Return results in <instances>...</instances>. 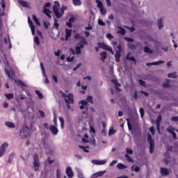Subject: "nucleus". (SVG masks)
I'll return each instance as SVG.
<instances>
[{"label": "nucleus", "instance_id": "nucleus-1", "mask_svg": "<svg viewBox=\"0 0 178 178\" xmlns=\"http://www.w3.org/2000/svg\"><path fill=\"white\" fill-rule=\"evenodd\" d=\"M0 63L4 64L5 72L8 77L13 80V77H15V71L10 68L9 70L8 69V67H9V62H8L6 55L3 53V50L0 51Z\"/></svg>", "mask_w": 178, "mask_h": 178}, {"label": "nucleus", "instance_id": "nucleus-2", "mask_svg": "<svg viewBox=\"0 0 178 178\" xmlns=\"http://www.w3.org/2000/svg\"><path fill=\"white\" fill-rule=\"evenodd\" d=\"M55 5L53 6V12L57 17V19H60L62 16L65 14V10L63 8L60 9V4L59 3V1H54ZM59 9H60V13H59Z\"/></svg>", "mask_w": 178, "mask_h": 178}, {"label": "nucleus", "instance_id": "nucleus-3", "mask_svg": "<svg viewBox=\"0 0 178 178\" xmlns=\"http://www.w3.org/2000/svg\"><path fill=\"white\" fill-rule=\"evenodd\" d=\"M63 97L65 99L67 109H70V104H74L73 94L70 93L67 95L66 93H63Z\"/></svg>", "mask_w": 178, "mask_h": 178}, {"label": "nucleus", "instance_id": "nucleus-4", "mask_svg": "<svg viewBox=\"0 0 178 178\" xmlns=\"http://www.w3.org/2000/svg\"><path fill=\"white\" fill-rule=\"evenodd\" d=\"M147 141L149 144V154H154V149H155V142L152 139L151 134H147Z\"/></svg>", "mask_w": 178, "mask_h": 178}, {"label": "nucleus", "instance_id": "nucleus-5", "mask_svg": "<svg viewBox=\"0 0 178 178\" xmlns=\"http://www.w3.org/2000/svg\"><path fill=\"white\" fill-rule=\"evenodd\" d=\"M29 130H30V128L27 125H24L20 130V137H22V138H26L29 134Z\"/></svg>", "mask_w": 178, "mask_h": 178}, {"label": "nucleus", "instance_id": "nucleus-6", "mask_svg": "<svg viewBox=\"0 0 178 178\" xmlns=\"http://www.w3.org/2000/svg\"><path fill=\"white\" fill-rule=\"evenodd\" d=\"M33 168L35 172H38L40 170V157L37 154L34 155Z\"/></svg>", "mask_w": 178, "mask_h": 178}, {"label": "nucleus", "instance_id": "nucleus-7", "mask_svg": "<svg viewBox=\"0 0 178 178\" xmlns=\"http://www.w3.org/2000/svg\"><path fill=\"white\" fill-rule=\"evenodd\" d=\"M99 48H102V49H105V51H108V52H111L112 55H115V51H113V49H111V47L102 43L99 42L98 43Z\"/></svg>", "mask_w": 178, "mask_h": 178}, {"label": "nucleus", "instance_id": "nucleus-8", "mask_svg": "<svg viewBox=\"0 0 178 178\" xmlns=\"http://www.w3.org/2000/svg\"><path fill=\"white\" fill-rule=\"evenodd\" d=\"M79 104L81 105L80 106V109H86L85 111H83V115H87V112L88 111V103L86 100H81Z\"/></svg>", "mask_w": 178, "mask_h": 178}, {"label": "nucleus", "instance_id": "nucleus-9", "mask_svg": "<svg viewBox=\"0 0 178 178\" xmlns=\"http://www.w3.org/2000/svg\"><path fill=\"white\" fill-rule=\"evenodd\" d=\"M108 162V161L106 159L104 160H92L91 163L93 165H105L106 163Z\"/></svg>", "mask_w": 178, "mask_h": 178}, {"label": "nucleus", "instance_id": "nucleus-10", "mask_svg": "<svg viewBox=\"0 0 178 178\" xmlns=\"http://www.w3.org/2000/svg\"><path fill=\"white\" fill-rule=\"evenodd\" d=\"M49 130L51 133L54 134V136H57L58 133H59V130L58 129V125H51L49 127Z\"/></svg>", "mask_w": 178, "mask_h": 178}, {"label": "nucleus", "instance_id": "nucleus-11", "mask_svg": "<svg viewBox=\"0 0 178 178\" xmlns=\"http://www.w3.org/2000/svg\"><path fill=\"white\" fill-rule=\"evenodd\" d=\"M106 173V170L99 171L92 175L91 178L102 177Z\"/></svg>", "mask_w": 178, "mask_h": 178}, {"label": "nucleus", "instance_id": "nucleus-12", "mask_svg": "<svg viewBox=\"0 0 178 178\" xmlns=\"http://www.w3.org/2000/svg\"><path fill=\"white\" fill-rule=\"evenodd\" d=\"M65 173L68 178H73L74 177V173L71 167H67L65 170Z\"/></svg>", "mask_w": 178, "mask_h": 178}, {"label": "nucleus", "instance_id": "nucleus-13", "mask_svg": "<svg viewBox=\"0 0 178 178\" xmlns=\"http://www.w3.org/2000/svg\"><path fill=\"white\" fill-rule=\"evenodd\" d=\"M1 8H0V16H5V8H6V3L5 0H1Z\"/></svg>", "mask_w": 178, "mask_h": 178}, {"label": "nucleus", "instance_id": "nucleus-14", "mask_svg": "<svg viewBox=\"0 0 178 178\" xmlns=\"http://www.w3.org/2000/svg\"><path fill=\"white\" fill-rule=\"evenodd\" d=\"M28 23L29 24V27H31V33L33 35L35 34V26L33 24V21L30 19V17H28Z\"/></svg>", "mask_w": 178, "mask_h": 178}, {"label": "nucleus", "instance_id": "nucleus-15", "mask_svg": "<svg viewBox=\"0 0 178 178\" xmlns=\"http://www.w3.org/2000/svg\"><path fill=\"white\" fill-rule=\"evenodd\" d=\"M167 131L172 134L174 140H177V135L176 134V132H175V129L170 127L167 129Z\"/></svg>", "mask_w": 178, "mask_h": 178}, {"label": "nucleus", "instance_id": "nucleus-16", "mask_svg": "<svg viewBox=\"0 0 178 178\" xmlns=\"http://www.w3.org/2000/svg\"><path fill=\"white\" fill-rule=\"evenodd\" d=\"M18 3L22 6L23 8H30V3L27 1H24L23 0H19Z\"/></svg>", "mask_w": 178, "mask_h": 178}, {"label": "nucleus", "instance_id": "nucleus-17", "mask_svg": "<svg viewBox=\"0 0 178 178\" xmlns=\"http://www.w3.org/2000/svg\"><path fill=\"white\" fill-rule=\"evenodd\" d=\"M161 176L165 177V176H168V175H169L170 172L168 168H161Z\"/></svg>", "mask_w": 178, "mask_h": 178}, {"label": "nucleus", "instance_id": "nucleus-18", "mask_svg": "<svg viewBox=\"0 0 178 178\" xmlns=\"http://www.w3.org/2000/svg\"><path fill=\"white\" fill-rule=\"evenodd\" d=\"M162 63H165V61L159 60L153 63H146V66H152V65L156 66L158 65H162Z\"/></svg>", "mask_w": 178, "mask_h": 178}, {"label": "nucleus", "instance_id": "nucleus-19", "mask_svg": "<svg viewBox=\"0 0 178 178\" xmlns=\"http://www.w3.org/2000/svg\"><path fill=\"white\" fill-rule=\"evenodd\" d=\"M111 81L113 82V84H115V90H117V91H122V90L119 88V87H120L122 85L118 82L116 79H113Z\"/></svg>", "mask_w": 178, "mask_h": 178}, {"label": "nucleus", "instance_id": "nucleus-20", "mask_svg": "<svg viewBox=\"0 0 178 178\" xmlns=\"http://www.w3.org/2000/svg\"><path fill=\"white\" fill-rule=\"evenodd\" d=\"M72 36V29H65V41H67L69 38Z\"/></svg>", "mask_w": 178, "mask_h": 178}, {"label": "nucleus", "instance_id": "nucleus-21", "mask_svg": "<svg viewBox=\"0 0 178 178\" xmlns=\"http://www.w3.org/2000/svg\"><path fill=\"white\" fill-rule=\"evenodd\" d=\"M8 147H9V145L8 144V143H4L1 145V146L0 147V151L1 152H3V154H5L6 151V148H8Z\"/></svg>", "mask_w": 178, "mask_h": 178}, {"label": "nucleus", "instance_id": "nucleus-22", "mask_svg": "<svg viewBox=\"0 0 178 178\" xmlns=\"http://www.w3.org/2000/svg\"><path fill=\"white\" fill-rule=\"evenodd\" d=\"M5 125L9 129H15L16 127V125L15 124V123L12 122H6Z\"/></svg>", "mask_w": 178, "mask_h": 178}, {"label": "nucleus", "instance_id": "nucleus-23", "mask_svg": "<svg viewBox=\"0 0 178 178\" xmlns=\"http://www.w3.org/2000/svg\"><path fill=\"white\" fill-rule=\"evenodd\" d=\"M43 13L49 17V19H51L52 17L51 16V10L47 9V8H43Z\"/></svg>", "mask_w": 178, "mask_h": 178}, {"label": "nucleus", "instance_id": "nucleus-24", "mask_svg": "<svg viewBox=\"0 0 178 178\" xmlns=\"http://www.w3.org/2000/svg\"><path fill=\"white\" fill-rule=\"evenodd\" d=\"M157 24L159 30H162V29H163V19L162 18L159 19L157 21Z\"/></svg>", "mask_w": 178, "mask_h": 178}, {"label": "nucleus", "instance_id": "nucleus-25", "mask_svg": "<svg viewBox=\"0 0 178 178\" xmlns=\"http://www.w3.org/2000/svg\"><path fill=\"white\" fill-rule=\"evenodd\" d=\"M117 168L118 169H119L120 170H123L124 169H127V165L122 163H119L118 165H117Z\"/></svg>", "mask_w": 178, "mask_h": 178}, {"label": "nucleus", "instance_id": "nucleus-26", "mask_svg": "<svg viewBox=\"0 0 178 178\" xmlns=\"http://www.w3.org/2000/svg\"><path fill=\"white\" fill-rule=\"evenodd\" d=\"M15 155H16V154L15 152H12L9 156H8V163H12L13 161V158H15Z\"/></svg>", "mask_w": 178, "mask_h": 178}, {"label": "nucleus", "instance_id": "nucleus-27", "mask_svg": "<svg viewBox=\"0 0 178 178\" xmlns=\"http://www.w3.org/2000/svg\"><path fill=\"white\" fill-rule=\"evenodd\" d=\"M131 55V53H129L127 56V60H131V62H134L136 63V58L134 56H130Z\"/></svg>", "mask_w": 178, "mask_h": 178}, {"label": "nucleus", "instance_id": "nucleus-28", "mask_svg": "<svg viewBox=\"0 0 178 178\" xmlns=\"http://www.w3.org/2000/svg\"><path fill=\"white\" fill-rule=\"evenodd\" d=\"M4 95L6 97V99L8 100L13 99V98L15 97V95H13V93H6L4 94Z\"/></svg>", "mask_w": 178, "mask_h": 178}, {"label": "nucleus", "instance_id": "nucleus-29", "mask_svg": "<svg viewBox=\"0 0 178 178\" xmlns=\"http://www.w3.org/2000/svg\"><path fill=\"white\" fill-rule=\"evenodd\" d=\"M140 167H138L136 165H134L131 167V171L132 172H136V173H138V172H140Z\"/></svg>", "mask_w": 178, "mask_h": 178}, {"label": "nucleus", "instance_id": "nucleus-30", "mask_svg": "<svg viewBox=\"0 0 178 178\" xmlns=\"http://www.w3.org/2000/svg\"><path fill=\"white\" fill-rule=\"evenodd\" d=\"M100 56H101V60H102V62H105V59H106V51H103L102 53H100Z\"/></svg>", "mask_w": 178, "mask_h": 178}, {"label": "nucleus", "instance_id": "nucleus-31", "mask_svg": "<svg viewBox=\"0 0 178 178\" xmlns=\"http://www.w3.org/2000/svg\"><path fill=\"white\" fill-rule=\"evenodd\" d=\"M40 67L42 70L43 77H47V74L45 73V67H44V63H40Z\"/></svg>", "mask_w": 178, "mask_h": 178}, {"label": "nucleus", "instance_id": "nucleus-32", "mask_svg": "<svg viewBox=\"0 0 178 178\" xmlns=\"http://www.w3.org/2000/svg\"><path fill=\"white\" fill-rule=\"evenodd\" d=\"M72 3L74 6H81V0H72Z\"/></svg>", "mask_w": 178, "mask_h": 178}, {"label": "nucleus", "instance_id": "nucleus-33", "mask_svg": "<svg viewBox=\"0 0 178 178\" xmlns=\"http://www.w3.org/2000/svg\"><path fill=\"white\" fill-rule=\"evenodd\" d=\"M169 84H170V80L167 79L165 82L163 83V88H169V87H170Z\"/></svg>", "mask_w": 178, "mask_h": 178}, {"label": "nucleus", "instance_id": "nucleus-34", "mask_svg": "<svg viewBox=\"0 0 178 178\" xmlns=\"http://www.w3.org/2000/svg\"><path fill=\"white\" fill-rule=\"evenodd\" d=\"M120 56H122V55L120 54V51H116V54L115 55V62H120Z\"/></svg>", "mask_w": 178, "mask_h": 178}, {"label": "nucleus", "instance_id": "nucleus-35", "mask_svg": "<svg viewBox=\"0 0 178 178\" xmlns=\"http://www.w3.org/2000/svg\"><path fill=\"white\" fill-rule=\"evenodd\" d=\"M36 95H38L39 99H43L44 95H42V93L40 90H35V91Z\"/></svg>", "mask_w": 178, "mask_h": 178}, {"label": "nucleus", "instance_id": "nucleus-36", "mask_svg": "<svg viewBox=\"0 0 178 178\" xmlns=\"http://www.w3.org/2000/svg\"><path fill=\"white\" fill-rule=\"evenodd\" d=\"M125 158H127L128 162H130L131 163H134V160L133 159V158H131L128 154H125Z\"/></svg>", "mask_w": 178, "mask_h": 178}, {"label": "nucleus", "instance_id": "nucleus-37", "mask_svg": "<svg viewBox=\"0 0 178 178\" xmlns=\"http://www.w3.org/2000/svg\"><path fill=\"white\" fill-rule=\"evenodd\" d=\"M33 20L35 22L37 26H41V24L40 23L38 18H37V17L34 15H33Z\"/></svg>", "mask_w": 178, "mask_h": 178}, {"label": "nucleus", "instance_id": "nucleus-38", "mask_svg": "<svg viewBox=\"0 0 178 178\" xmlns=\"http://www.w3.org/2000/svg\"><path fill=\"white\" fill-rule=\"evenodd\" d=\"M168 77L170 79H177V74H176V72H172L168 74Z\"/></svg>", "mask_w": 178, "mask_h": 178}, {"label": "nucleus", "instance_id": "nucleus-39", "mask_svg": "<svg viewBox=\"0 0 178 178\" xmlns=\"http://www.w3.org/2000/svg\"><path fill=\"white\" fill-rule=\"evenodd\" d=\"M17 85L19 86V87H27V85L22 81L17 80Z\"/></svg>", "mask_w": 178, "mask_h": 178}, {"label": "nucleus", "instance_id": "nucleus-40", "mask_svg": "<svg viewBox=\"0 0 178 178\" xmlns=\"http://www.w3.org/2000/svg\"><path fill=\"white\" fill-rule=\"evenodd\" d=\"M144 51L145 54H152V50L148 46L144 47Z\"/></svg>", "mask_w": 178, "mask_h": 178}, {"label": "nucleus", "instance_id": "nucleus-41", "mask_svg": "<svg viewBox=\"0 0 178 178\" xmlns=\"http://www.w3.org/2000/svg\"><path fill=\"white\" fill-rule=\"evenodd\" d=\"M80 42L81 44H83V45H87V44H88V42H87V39H86L84 36H81Z\"/></svg>", "mask_w": 178, "mask_h": 178}, {"label": "nucleus", "instance_id": "nucleus-42", "mask_svg": "<svg viewBox=\"0 0 178 178\" xmlns=\"http://www.w3.org/2000/svg\"><path fill=\"white\" fill-rule=\"evenodd\" d=\"M127 126L129 131H131L133 130V126L131 125V123H130V120L129 118H127Z\"/></svg>", "mask_w": 178, "mask_h": 178}, {"label": "nucleus", "instance_id": "nucleus-43", "mask_svg": "<svg viewBox=\"0 0 178 178\" xmlns=\"http://www.w3.org/2000/svg\"><path fill=\"white\" fill-rule=\"evenodd\" d=\"M162 121V115H159L157 119L156 120V124H161V122Z\"/></svg>", "mask_w": 178, "mask_h": 178}, {"label": "nucleus", "instance_id": "nucleus-44", "mask_svg": "<svg viewBox=\"0 0 178 178\" xmlns=\"http://www.w3.org/2000/svg\"><path fill=\"white\" fill-rule=\"evenodd\" d=\"M54 26L56 30H58V29H59V24L58 23V19L56 18H54Z\"/></svg>", "mask_w": 178, "mask_h": 178}, {"label": "nucleus", "instance_id": "nucleus-45", "mask_svg": "<svg viewBox=\"0 0 178 178\" xmlns=\"http://www.w3.org/2000/svg\"><path fill=\"white\" fill-rule=\"evenodd\" d=\"M115 133H116V130H114L113 128H111L109 129L108 131V136H113V134H115Z\"/></svg>", "mask_w": 178, "mask_h": 178}, {"label": "nucleus", "instance_id": "nucleus-46", "mask_svg": "<svg viewBox=\"0 0 178 178\" xmlns=\"http://www.w3.org/2000/svg\"><path fill=\"white\" fill-rule=\"evenodd\" d=\"M118 33L122 35H124V34H126V30L122 27H120V31H118Z\"/></svg>", "mask_w": 178, "mask_h": 178}, {"label": "nucleus", "instance_id": "nucleus-47", "mask_svg": "<svg viewBox=\"0 0 178 178\" xmlns=\"http://www.w3.org/2000/svg\"><path fill=\"white\" fill-rule=\"evenodd\" d=\"M86 102L88 103L89 102L90 104H94V102H92V96H88Z\"/></svg>", "mask_w": 178, "mask_h": 178}, {"label": "nucleus", "instance_id": "nucleus-48", "mask_svg": "<svg viewBox=\"0 0 178 178\" xmlns=\"http://www.w3.org/2000/svg\"><path fill=\"white\" fill-rule=\"evenodd\" d=\"M34 42L35 44H36L38 46L40 45V38H38V36H35L34 38Z\"/></svg>", "mask_w": 178, "mask_h": 178}, {"label": "nucleus", "instance_id": "nucleus-49", "mask_svg": "<svg viewBox=\"0 0 178 178\" xmlns=\"http://www.w3.org/2000/svg\"><path fill=\"white\" fill-rule=\"evenodd\" d=\"M59 120L60 122L61 129H63V127L65 126V120H63V118L62 117H60Z\"/></svg>", "mask_w": 178, "mask_h": 178}, {"label": "nucleus", "instance_id": "nucleus-50", "mask_svg": "<svg viewBox=\"0 0 178 178\" xmlns=\"http://www.w3.org/2000/svg\"><path fill=\"white\" fill-rule=\"evenodd\" d=\"M138 83L140 86H142V87H147V85L145 84V81H143L142 79H139Z\"/></svg>", "mask_w": 178, "mask_h": 178}, {"label": "nucleus", "instance_id": "nucleus-51", "mask_svg": "<svg viewBox=\"0 0 178 178\" xmlns=\"http://www.w3.org/2000/svg\"><path fill=\"white\" fill-rule=\"evenodd\" d=\"M96 2H98L97 7H99V9H101L102 8H104V4H102V1H101L99 0H97Z\"/></svg>", "mask_w": 178, "mask_h": 178}, {"label": "nucleus", "instance_id": "nucleus-52", "mask_svg": "<svg viewBox=\"0 0 178 178\" xmlns=\"http://www.w3.org/2000/svg\"><path fill=\"white\" fill-rule=\"evenodd\" d=\"M99 10H100L102 15H103L104 16H105V15H106V9H105V8L102 7V8H99Z\"/></svg>", "mask_w": 178, "mask_h": 178}, {"label": "nucleus", "instance_id": "nucleus-53", "mask_svg": "<svg viewBox=\"0 0 178 178\" xmlns=\"http://www.w3.org/2000/svg\"><path fill=\"white\" fill-rule=\"evenodd\" d=\"M75 51L76 55H80V54H81V49L78 47V46L75 48Z\"/></svg>", "mask_w": 178, "mask_h": 178}, {"label": "nucleus", "instance_id": "nucleus-54", "mask_svg": "<svg viewBox=\"0 0 178 178\" xmlns=\"http://www.w3.org/2000/svg\"><path fill=\"white\" fill-rule=\"evenodd\" d=\"M134 98L135 100L138 99V92L137 90H135L134 92Z\"/></svg>", "mask_w": 178, "mask_h": 178}, {"label": "nucleus", "instance_id": "nucleus-55", "mask_svg": "<svg viewBox=\"0 0 178 178\" xmlns=\"http://www.w3.org/2000/svg\"><path fill=\"white\" fill-rule=\"evenodd\" d=\"M128 47L130 49H136V45L133 43H128Z\"/></svg>", "mask_w": 178, "mask_h": 178}, {"label": "nucleus", "instance_id": "nucleus-56", "mask_svg": "<svg viewBox=\"0 0 178 178\" xmlns=\"http://www.w3.org/2000/svg\"><path fill=\"white\" fill-rule=\"evenodd\" d=\"M149 131L152 134V136H155V128L154 127H151L149 128Z\"/></svg>", "mask_w": 178, "mask_h": 178}, {"label": "nucleus", "instance_id": "nucleus-57", "mask_svg": "<svg viewBox=\"0 0 178 178\" xmlns=\"http://www.w3.org/2000/svg\"><path fill=\"white\" fill-rule=\"evenodd\" d=\"M124 40H126V41H127L128 42H134V39L131 38L126 37L124 38Z\"/></svg>", "mask_w": 178, "mask_h": 178}, {"label": "nucleus", "instance_id": "nucleus-58", "mask_svg": "<svg viewBox=\"0 0 178 178\" xmlns=\"http://www.w3.org/2000/svg\"><path fill=\"white\" fill-rule=\"evenodd\" d=\"M127 154L129 155H133V149L127 148L126 149Z\"/></svg>", "mask_w": 178, "mask_h": 178}, {"label": "nucleus", "instance_id": "nucleus-59", "mask_svg": "<svg viewBox=\"0 0 178 178\" xmlns=\"http://www.w3.org/2000/svg\"><path fill=\"white\" fill-rule=\"evenodd\" d=\"M139 112L140 113V118H144V108H140L139 110Z\"/></svg>", "mask_w": 178, "mask_h": 178}, {"label": "nucleus", "instance_id": "nucleus-60", "mask_svg": "<svg viewBox=\"0 0 178 178\" xmlns=\"http://www.w3.org/2000/svg\"><path fill=\"white\" fill-rule=\"evenodd\" d=\"M39 113L42 119H43V118H45V113H44V111L39 110Z\"/></svg>", "mask_w": 178, "mask_h": 178}, {"label": "nucleus", "instance_id": "nucleus-61", "mask_svg": "<svg viewBox=\"0 0 178 178\" xmlns=\"http://www.w3.org/2000/svg\"><path fill=\"white\" fill-rule=\"evenodd\" d=\"M98 24H99V26H106L105 22H104V21H102V19H99V20H98Z\"/></svg>", "mask_w": 178, "mask_h": 178}, {"label": "nucleus", "instance_id": "nucleus-62", "mask_svg": "<svg viewBox=\"0 0 178 178\" xmlns=\"http://www.w3.org/2000/svg\"><path fill=\"white\" fill-rule=\"evenodd\" d=\"M85 29L88 31H90L92 30V27L91 26V24H89L88 26L85 28Z\"/></svg>", "mask_w": 178, "mask_h": 178}, {"label": "nucleus", "instance_id": "nucleus-63", "mask_svg": "<svg viewBox=\"0 0 178 178\" xmlns=\"http://www.w3.org/2000/svg\"><path fill=\"white\" fill-rule=\"evenodd\" d=\"M56 177L60 178V170H59V169H57V170H56Z\"/></svg>", "mask_w": 178, "mask_h": 178}, {"label": "nucleus", "instance_id": "nucleus-64", "mask_svg": "<svg viewBox=\"0 0 178 178\" xmlns=\"http://www.w3.org/2000/svg\"><path fill=\"white\" fill-rule=\"evenodd\" d=\"M172 122H178V117L175 116L171 118Z\"/></svg>", "mask_w": 178, "mask_h": 178}]
</instances>
